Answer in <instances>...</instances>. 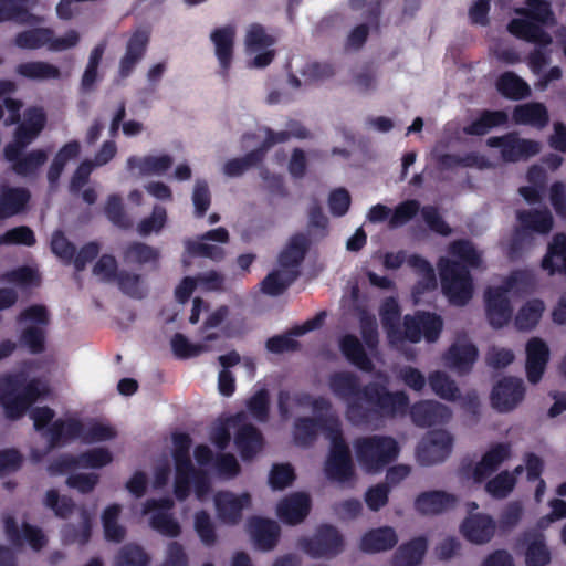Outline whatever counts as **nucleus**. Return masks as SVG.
<instances>
[{
  "label": "nucleus",
  "mask_w": 566,
  "mask_h": 566,
  "mask_svg": "<svg viewBox=\"0 0 566 566\" xmlns=\"http://www.w3.org/2000/svg\"><path fill=\"white\" fill-rule=\"evenodd\" d=\"M331 391L346 402V419L356 427L405 416L410 407L409 396L390 391L377 381L360 385L359 377L347 370L335 371L328 377Z\"/></svg>",
  "instance_id": "obj_1"
},
{
  "label": "nucleus",
  "mask_w": 566,
  "mask_h": 566,
  "mask_svg": "<svg viewBox=\"0 0 566 566\" xmlns=\"http://www.w3.org/2000/svg\"><path fill=\"white\" fill-rule=\"evenodd\" d=\"M46 394V387L38 378L27 381L22 374L0 376V405L10 420L24 416L36 400Z\"/></svg>",
  "instance_id": "obj_2"
},
{
  "label": "nucleus",
  "mask_w": 566,
  "mask_h": 566,
  "mask_svg": "<svg viewBox=\"0 0 566 566\" xmlns=\"http://www.w3.org/2000/svg\"><path fill=\"white\" fill-rule=\"evenodd\" d=\"M442 293L450 304L467 305L473 297V277L468 266L460 262L441 256L437 263Z\"/></svg>",
  "instance_id": "obj_3"
},
{
  "label": "nucleus",
  "mask_w": 566,
  "mask_h": 566,
  "mask_svg": "<svg viewBox=\"0 0 566 566\" xmlns=\"http://www.w3.org/2000/svg\"><path fill=\"white\" fill-rule=\"evenodd\" d=\"M354 448L358 463L368 473L381 471L398 458L400 451L394 438L377 434L357 438Z\"/></svg>",
  "instance_id": "obj_4"
},
{
  "label": "nucleus",
  "mask_w": 566,
  "mask_h": 566,
  "mask_svg": "<svg viewBox=\"0 0 566 566\" xmlns=\"http://www.w3.org/2000/svg\"><path fill=\"white\" fill-rule=\"evenodd\" d=\"M18 324L30 323L19 335V344L32 355H40L46 348L48 326L50 314L48 308L41 304H33L20 312L17 317Z\"/></svg>",
  "instance_id": "obj_5"
},
{
  "label": "nucleus",
  "mask_w": 566,
  "mask_h": 566,
  "mask_svg": "<svg viewBox=\"0 0 566 566\" xmlns=\"http://www.w3.org/2000/svg\"><path fill=\"white\" fill-rule=\"evenodd\" d=\"M297 546L313 558H332L343 552L344 537L334 525L322 524L312 537L300 538Z\"/></svg>",
  "instance_id": "obj_6"
},
{
  "label": "nucleus",
  "mask_w": 566,
  "mask_h": 566,
  "mask_svg": "<svg viewBox=\"0 0 566 566\" xmlns=\"http://www.w3.org/2000/svg\"><path fill=\"white\" fill-rule=\"evenodd\" d=\"M515 282V275H510L504 285L490 286L484 293L485 314L493 328H502L512 318L513 308L507 294Z\"/></svg>",
  "instance_id": "obj_7"
},
{
  "label": "nucleus",
  "mask_w": 566,
  "mask_h": 566,
  "mask_svg": "<svg viewBox=\"0 0 566 566\" xmlns=\"http://www.w3.org/2000/svg\"><path fill=\"white\" fill-rule=\"evenodd\" d=\"M486 146L499 148L505 163L527 160L541 150L539 143L521 138L518 133L510 132L502 136H493L486 139Z\"/></svg>",
  "instance_id": "obj_8"
},
{
  "label": "nucleus",
  "mask_w": 566,
  "mask_h": 566,
  "mask_svg": "<svg viewBox=\"0 0 566 566\" xmlns=\"http://www.w3.org/2000/svg\"><path fill=\"white\" fill-rule=\"evenodd\" d=\"M453 437L447 430H431L417 447V459L422 465L443 462L451 453Z\"/></svg>",
  "instance_id": "obj_9"
},
{
  "label": "nucleus",
  "mask_w": 566,
  "mask_h": 566,
  "mask_svg": "<svg viewBox=\"0 0 566 566\" xmlns=\"http://www.w3.org/2000/svg\"><path fill=\"white\" fill-rule=\"evenodd\" d=\"M2 521L6 537L13 547L21 548L28 543L33 551L39 552L46 545V536L40 527L24 522L20 528L10 514L3 515Z\"/></svg>",
  "instance_id": "obj_10"
},
{
  "label": "nucleus",
  "mask_w": 566,
  "mask_h": 566,
  "mask_svg": "<svg viewBox=\"0 0 566 566\" xmlns=\"http://www.w3.org/2000/svg\"><path fill=\"white\" fill-rule=\"evenodd\" d=\"M237 30L233 24L216 28L210 33V41L213 44L214 55L219 63V74L228 80L234 59Z\"/></svg>",
  "instance_id": "obj_11"
},
{
  "label": "nucleus",
  "mask_w": 566,
  "mask_h": 566,
  "mask_svg": "<svg viewBox=\"0 0 566 566\" xmlns=\"http://www.w3.org/2000/svg\"><path fill=\"white\" fill-rule=\"evenodd\" d=\"M525 386L522 379L516 377H503L492 389L491 405L500 412H509L517 407L524 399Z\"/></svg>",
  "instance_id": "obj_12"
},
{
  "label": "nucleus",
  "mask_w": 566,
  "mask_h": 566,
  "mask_svg": "<svg viewBox=\"0 0 566 566\" xmlns=\"http://www.w3.org/2000/svg\"><path fill=\"white\" fill-rule=\"evenodd\" d=\"M172 506L174 502L169 497L148 499L143 510L145 514L157 511L150 517V526L161 535L168 537H177L181 533L178 521L167 512Z\"/></svg>",
  "instance_id": "obj_13"
},
{
  "label": "nucleus",
  "mask_w": 566,
  "mask_h": 566,
  "mask_svg": "<svg viewBox=\"0 0 566 566\" xmlns=\"http://www.w3.org/2000/svg\"><path fill=\"white\" fill-rule=\"evenodd\" d=\"M324 471L328 480L345 483L355 476L352 454L348 444L331 446Z\"/></svg>",
  "instance_id": "obj_14"
},
{
  "label": "nucleus",
  "mask_w": 566,
  "mask_h": 566,
  "mask_svg": "<svg viewBox=\"0 0 566 566\" xmlns=\"http://www.w3.org/2000/svg\"><path fill=\"white\" fill-rule=\"evenodd\" d=\"M248 492L239 495L230 491H220L214 495L218 517L226 524L237 525L242 520V511L251 505Z\"/></svg>",
  "instance_id": "obj_15"
},
{
  "label": "nucleus",
  "mask_w": 566,
  "mask_h": 566,
  "mask_svg": "<svg viewBox=\"0 0 566 566\" xmlns=\"http://www.w3.org/2000/svg\"><path fill=\"white\" fill-rule=\"evenodd\" d=\"M149 41L150 34L147 30L138 29L133 32L126 43L125 53L119 60L118 76L120 78L132 75L137 64L146 55Z\"/></svg>",
  "instance_id": "obj_16"
},
{
  "label": "nucleus",
  "mask_w": 566,
  "mask_h": 566,
  "mask_svg": "<svg viewBox=\"0 0 566 566\" xmlns=\"http://www.w3.org/2000/svg\"><path fill=\"white\" fill-rule=\"evenodd\" d=\"M451 416V410L447 406L434 400H420L410 407L411 420L420 428L444 424Z\"/></svg>",
  "instance_id": "obj_17"
},
{
  "label": "nucleus",
  "mask_w": 566,
  "mask_h": 566,
  "mask_svg": "<svg viewBox=\"0 0 566 566\" xmlns=\"http://www.w3.org/2000/svg\"><path fill=\"white\" fill-rule=\"evenodd\" d=\"M248 530L255 547L263 552L274 549L281 536L280 525L266 517H250L248 520Z\"/></svg>",
  "instance_id": "obj_18"
},
{
  "label": "nucleus",
  "mask_w": 566,
  "mask_h": 566,
  "mask_svg": "<svg viewBox=\"0 0 566 566\" xmlns=\"http://www.w3.org/2000/svg\"><path fill=\"white\" fill-rule=\"evenodd\" d=\"M311 507L310 495L303 492H295L279 502L276 514L284 524L297 525L307 517Z\"/></svg>",
  "instance_id": "obj_19"
},
{
  "label": "nucleus",
  "mask_w": 566,
  "mask_h": 566,
  "mask_svg": "<svg viewBox=\"0 0 566 566\" xmlns=\"http://www.w3.org/2000/svg\"><path fill=\"white\" fill-rule=\"evenodd\" d=\"M458 496L441 490L424 491L415 499V510L421 515H439L453 507Z\"/></svg>",
  "instance_id": "obj_20"
},
{
  "label": "nucleus",
  "mask_w": 566,
  "mask_h": 566,
  "mask_svg": "<svg viewBox=\"0 0 566 566\" xmlns=\"http://www.w3.org/2000/svg\"><path fill=\"white\" fill-rule=\"evenodd\" d=\"M549 359V349L547 344L533 337L526 344V376L531 384H537L545 371Z\"/></svg>",
  "instance_id": "obj_21"
},
{
  "label": "nucleus",
  "mask_w": 566,
  "mask_h": 566,
  "mask_svg": "<svg viewBox=\"0 0 566 566\" xmlns=\"http://www.w3.org/2000/svg\"><path fill=\"white\" fill-rule=\"evenodd\" d=\"M83 422L75 418L57 419L52 422L43 436L48 439L50 449L65 446L75 439H82Z\"/></svg>",
  "instance_id": "obj_22"
},
{
  "label": "nucleus",
  "mask_w": 566,
  "mask_h": 566,
  "mask_svg": "<svg viewBox=\"0 0 566 566\" xmlns=\"http://www.w3.org/2000/svg\"><path fill=\"white\" fill-rule=\"evenodd\" d=\"M495 521L488 514H472L461 524L463 536L471 543L484 544L491 541L495 533Z\"/></svg>",
  "instance_id": "obj_23"
},
{
  "label": "nucleus",
  "mask_w": 566,
  "mask_h": 566,
  "mask_svg": "<svg viewBox=\"0 0 566 566\" xmlns=\"http://www.w3.org/2000/svg\"><path fill=\"white\" fill-rule=\"evenodd\" d=\"M525 546V566H547L552 562V552L546 543V537L537 531H528L523 534Z\"/></svg>",
  "instance_id": "obj_24"
},
{
  "label": "nucleus",
  "mask_w": 566,
  "mask_h": 566,
  "mask_svg": "<svg viewBox=\"0 0 566 566\" xmlns=\"http://www.w3.org/2000/svg\"><path fill=\"white\" fill-rule=\"evenodd\" d=\"M512 449L507 442H499L493 444L475 464L473 469V478L476 482H481L506 460L511 458Z\"/></svg>",
  "instance_id": "obj_25"
},
{
  "label": "nucleus",
  "mask_w": 566,
  "mask_h": 566,
  "mask_svg": "<svg viewBox=\"0 0 566 566\" xmlns=\"http://www.w3.org/2000/svg\"><path fill=\"white\" fill-rule=\"evenodd\" d=\"M478 348L469 342L452 344L444 354L446 365L464 375L471 371L475 360L478 359Z\"/></svg>",
  "instance_id": "obj_26"
},
{
  "label": "nucleus",
  "mask_w": 566,
  "mask_h": 566,
  "mask_svg": "<svg viewBox=\"0 0 566 566\" xmlns=\"http://www.w3.org/2000/svg\"><path fill=\"white\" fill-rule=\"evenodd\" d=\"M234 444L243 461H251L263 449L264 437L252 423L242 424L234 434Z\"/></svg>",
  "instance_id": "obj_27"
},
{
  "label": "nucleus",
  "mask_w": 566,
  "mask_h": 566,
  "mask_svg": "<svg viewBox=\"0 0 566 566\" xmlns=\"http://www.w3.org/2000/svg\"><path fill=\"white\" fill-rule=\"evenodd\" d=\"M507 31L517 39L534 43L539 46H548L553 39L542 25L531 19L514 18L507 24Z\"/></svg>",
  "instance_id": "obj_28"
},
{
  "label": "nucleus",
  "mask_w": 566,
  "mask_h": 566,
  "mask_svg": "<svg viewBox=\"0 0 566 566\" xmlns=\"http://www.w3.org/2000/svg\"><path fill=\"white\" fill-rule=\"evenodd\" d=\"M398 543L396 531L391 526H381L366 532L359 543L364 553L374 554L390 551Z\"/></svg>",
  "instance_id": "obj_29"
},
{
  "label": "nucleus",
  "mask_w": 566,
  "mask_h": 566,
  "mask_svg": "<svg viewBox=\"0 0 566 566\" xmlns=\"http://www.w3.org/2000/svg\"><path fill=\"white\" fill-rule=\"evenodd\" d=\"M541 266L549 275L566 274V233H556L553 237Z\"/></svg>",
  "instance_id": "obj_30"
},
{
  "label": "nucleus",
  "mask_w": 566,
  "mask_h": 566,
  "mask_svg": "<svg viewBox=\"0 0 566 566\" xmlns=\"http://www.w3.org/2000/svg\"><path fill=\"white\" fill-rule=\"evenodd\" d=\"M339 349L345 358L359 370L371 373L375 369L360 340L353 334L344 335L339 340Z\"/></svg>",
  "instance_id": "obj_31"
},
{
  "label": "nucleus",
  "mask_w": 566,
  "mask_h": 566,
  "mask_svg": "<svg viewBox=\"0 0 566 566\" xmlns=\"http://www.w3.org/2000/svg\"><path fill=\"white\" fill-rule=\"evenodd\" d=\"M512 118L517 125H530L537 129L546 127L549 122L548 111L539 102H530L515 106Z\"/></svg>",
  "instance_id": "obj_32"
},
{
  "label": "nucleus",
  "mask_w": 566,
  "mask_h": 566,
  "mask_svg": "<svg viewBox=\"0 0 566 566\" xmlns=\"http://www.w3.org/2000/svg\"><path fill=\"white\" fill-rule=\"evenodd\" d=\"M516 219L521 224L520 228L526 229V231L532 234H547L551 232L554 224L553 216L547 208L518 210L516 212Z\"/></svg>",
  "instance_id": "obj_33"
},
{
  "label": "nucleus",
  "mask_w": 566,
  "mask_h": 566,
  "mask_svg": "<svg viewBox=\"0 0 566 566\" xmlns=\"http://www.w3.org/2000/svg\"><path fill=\"white\" fill-rule=\"evenodd\" d=\"M428 549L427 538L418 536L401 544L394 554L392 566H418Z\"/></svg>",
  "instance_id": "obj_34"
},
{
  "label": "nucleus",
  "mask_w": 566,
  "mask_h": 566,
  "mask_svg": "<svg viewBox=\"0 0 566 566\" xmlns=\"http://www.w3.org/2000/svg\"><path fill=\"white\" fill-rule=\"evenodd\" d=\"M507 122L509 115L505 111L483 109L474 120L463 127V132L469 136H484L491 129L506 125Z\"/></svg>",
  "instance_id": "obj_35"
},
{
  "label": "nucleus",
  "mask_w": 566,
  "mask_h": 566,
  "mask_svg": "<svg viewBox=\"0 0 566 566\" xmlns=\"http://www.w3.org/2000/svg\"><path fill=\"white\" fill-rule=\"evenodd\" d=\"M11 164L12 171L20 177H35L46 163L48 154L43 149H33L28 154L19 151L17 158L6 159Z\"/></svg>",
  "instance_id": "obj_36"
},
{
  "label": "nucleus",
  "mask_w": 566,
  "mask_h": 566,
  "mask_svg": "<svg viewBox=\"0 0 566 566\" xmlns=\"http://www.w3.org/2000/svg\"><path fill=\"white\" fill-rule=\"evenodd\" d=\"M496 91L506 99L521 101L531 96L530 85L516 73L506 71L495 82Z\"/></svg>",
  "instance_id": "obj_37"
},
{
  "label": "nucleus",
  "mask_w": 566,
  "mask_h": 566,
  "mask_svg": "<svg viewBox=\"0 0 566 566\" xmlns=\"http://www.w3.org/2000/svg\"><path fill=\"white\" fill-rule=\"evenodd\" d=\"M379 316L389 340L402 339V331L400 328L401 311L395 297L389 296L382 301L379 307Z\"/></svg>",
  "instance_id": "obj_38"
},
{
  "label": "nucleus",
  "mask_w": 566,
  "mask_h": 566,
  "mask_svg": "<svg viewBox=\"0 0 566 566\" xmlns=\"http://www.w3.org/2000/svg\"><path fill=\"white\" fill-rule=\"evenodd\" d=\"M407 264L421 276L413 286V294H423L437 287L434 269L427 259L419 254H411L407 259Z\"/></svg>",
  "instance_id": "obj_39"
},
{
  "label": "nucleus",
  "mask_w": 566,
  "mask_h": 566,
  "mask_svg": "<svg viewBox=\"0 0 566 566\" xmlns=\"http://www.w3.org/2000/svg\"><path fill=\"white\" fill-rule=\"evenodd\" d=\"M171 165L172 158L169 155L145 157L130 156L127 159V169L129 171L138 169L139 174L144 176L164 174L171 167Z\"/></svg>",
  "instance_id": "obj_40"
},
{
  "label": "nucleus",
  "mask_w": 566,
  "mask_h": 566,
  "mask_svg": "<svg viewBox=\"0 0 566 566\" xmlns=\"http://www.w3.org/2000/svg\"><path fill=\"white\" fill-rule=\"evenodd\" d=\"M322 416L298 417L293 423V440L297 447L308 448L317 439Z\"/></svg>",
  "instance_id": "obj_41"
},
{
  "label": "nucleus",
  "mask_w": 566,
  "mask_h": 566,
  "mask_svg": "<svg viewBox=\"0 0 566 566\" xmlns=\"http://www.w3.org/2000/svg\"><path fill=\"white\" fill-rule=\"evenodd\" d=\"M15 73L32 81L59 80L61 71L57 66L44 61H30L17 65Z\"/></svg>",
  "instance_id": "obj_42"
},
{
  "label": "nucleus",
  "mask_w": 566,
  "mask_h": 566,
  "mask_svg": "<svg viewBox=\"0 0 566 566\" xmlns=\"http://www.w3.org/2000/svg\"><path fill=\"white\" fill-rule=\"evenodd\" d=\"M310 241L304 233H296L279 255L282 268H297L304 260Z\"/></svg>",
  "instance_id": "obj_43"
},
{
  "label": "nucleus",
  "mask_w": 566,
  "mask_h": 566,
  "mask_svg": "<svg viewBox=\"0 0 566 566\" xmlns=\"http://www.w3.org/2000/svg\"><path fill=\"white\" fill-rule=\"evenodd\" d=\"M159 258V250L144 242H129L123 250V260L127 264L155 263L157 266Z\"/></svg>",
  "instance_id": "obj_44"
},
{
  "label": "nucleus",
  "mask_w": 566,
  "mask_h": 566,
  "mask_svg": "<svg viewBox=\"0 0 566 566\" xmlns=\"http://www.w3.org/2000/svg\"><path fill=\"white\" fill-rule=\"evenodd\" d=\"M449 254L457 258L461 264L468 269H478L482 264L481 253L475 249L473 243L467 239H458L450 243Z\"/></svg>",
  "instance_id": "obj_45"
},
{
  "label": "nucleus",
  "mask_w": 566,
  "mask_h": 566,
  "mask_svg": "<svg viewBox=\"0 0 566 566\" xmlns=\"http://www.w3.org/2000/svg\"><path fill=\"white\" fill-rule=\"evenodd\" d=\"M545 310L544 302L539 298L527 301L517 312L514 324L518 331H531L539 322Z\"/></svg>",
  "instance_id": "obj_46"
},
{
  "label": "nucleus",
  "mask_w": 566,
  "mask_h": 566,
  "mask_svg": "<svg viewBox=\"0 0 566 566\" xmlns=\"http://www.w3.org/2000/svg\"><path fill=\"white\" fill-rule=\"evenodd\" d=\"M120 512L122 507L119 504H111L103 511L102 523L104 535L109 542L120 543L125 538L126 530L118 524Z\"/></svg>",
  "instance_id": "obj_47"
},
{
  "label": "nucleus",
  "mask_w": 566,
  "mask_h": 566,
  "mask_svg": "<svg viewBox=\"0 0 566 566\" xmlns=\"http://www.w3.org/2000/svg\"><path fill=\"white\" fill-rule=\"evenodd\" d=\"M106 46V42L102 41L96 44L90 53L88 62L81 80V87L84 92H91L99 78L98 66L102 62Z\"/></svg>",
  "instance_id": "obj_48"
},
{
  "label": "nucleus",
  "mask_w": 566,
  "mask_h": 566,
  "mask_svg": "<svg viewBox=\"0 0 566 566\" xmlns=\"http://www.w3.org/2000/svg\"><path fill=\"white\" fill-rule=\"evenodd\" d=\"M428 382L432 391L441 399L457 401L460 398V390L455 381L444 371L436 370L430 373Z\"/></svg>",
  "instance_id": "obj_49"
},
{
  "label": "nucleus",
  "mask_w": 566,
  "mask_h": 566,
  "mask_svg": "<svg viewBox=\"0 0 566 566\" xmlns=\"http://www.w3.org/2000/svg\"><path fill=\"white\" fill-rule=\"evenodd\" d=\"M30 198V191L22 187H8L0 192L1 205L12 217L25 210Z\"/></svg>",
  "instance_id": "obj_50"
},
{
  "label": "nucleus",
  "mask_w": 566,
  "mask_h": 566,
  "mask_svg": "<svg viewBox=\"0 0 566 566\" xmlns=\"http://www.w3.org/2000/svg\"><path fill=\"white\" fill-rule=\"evenodd\" d=\"M52 29L34 28L19 32L14 38V44L23 50H36L43 46L48 48L51 40Z\"/></svg>",
  "instance_id": "obj_51"
},
{
  "label": "nucleus",
  "mask_w": 566,
  "mask_h": 566,
  "mask_svg": "<svg viewBox=\"0 0 566 566\" xmlns=\"http://www.w3.org/2000/svg\"><path fill=\"white\" fill-rule=\"evenodd\" d=\"M534 238L533 234L526 229L516 227L509 240L506 247V256L510 261H518L523 259L525 253L533 247Z\"/></svg>",
  "instance_id": "obj_52"
},
{
  "label": "nucleus",
  "mask_w": 566,
  "mask_h": 566,
  "mask_svg": "<svg viewBox=\"0 0 566 566\" xmlns=\"http://www.w3.org/2000/svg\"><path fill=\"white\" fill-rule=\"evenodd\" d=\"M264 157L263 154H261V150L258 148L249 151L242 157H237L229 159L223 165V174L228 177H240L242 176L247 170H249L252 167L258 166L263 161Z\"/></svg>",
  "instance_id": "obj_53"
},
{
  "label": "nucleus",
  "mask_w": 566,
  "mask_h": 566,
  "mask_svg": "<svg viewBox=\"0 0 566 566\" xmlns=\"http://www.w3.org/2000/svg\"><path fill=\"white\" fill-rule=\"evenodd\" d=\"M62 534L64 541L67 543H77L85 545L88 543L92 536V520L90 513L86 510L81 511V523L78 525L66 524Z\"/></svg>",
  "instance_id": "obj_54"
},
{
  "label": "nucleus",
  "mask_w": 566,
  "mask_h": 566,
  "mask_svg": "<svg viewBox=\"0 0 566 566\" xmlns=\"http://www.w3.org/2000/svg\"><path fill=\"white\" fill-rule=\"evenodd\" d=\"M120 292L132 298L142 300L146 295L140 274L120 270L115 281Z\"/></svg>",
  "instance_id": "obj_55"
},
{
  "label": "nucleus",
  "mask_w": 566,
  "mask_h": 566,
  "mask_svg": "<svg viewBox=\"0 0 566 566\" xmlns=\"http://www.w3.org/2000/svg\"><path fill=\"white\" fill-rule=\"evenodd\" d=\"M295 279L296 274H283L281 271L274 270L262 280L261 290L266 295L279 296L287 290Z\"/></svg>",
  "instance_id": "obj_56"
},
{
  "label": "nucleus",
  "mask_w": 566,
  "mask_h": 566,
  "mask_svg": "<svg viewBox=\"0 0 566 566\" xmlns=\"http://www.w3.org/2000/svg\"><path fill=\"white\" fill-rule=\"evenodd\" d=\"M526 8L517 9L516 12L524 15L537 24H547L553 20L554 14L551 3L546 0H526Z\"/></svg>",
  "instance_id": "obj_57"
},
{
  "label": "nucleus",
  "mask_w": 566,
  "mask_h": 566,
  "mask_svg": "<svg viewBox=\"0 0 566 566\" xmlns=\"http://www.w3.org/2000/svg\"><path fill=\"white\" fill-rule=\"evenodd\" d=\"M39 135L33 133L31 129L24 127L20 123L14 130L13 142L6 145L3 149L4 159H14L19 151L24 149L35 139Z\"/></svg>",
  "instance_id": "obj_58"
},
{
  "label": "nucleus",
  "mask_w": 566,
  "mask_h": 566,
  "mask_svg": "<svg viewBox=\"0 0 566 566\" xmlns=\"http://www.w3.org/2000/svg\"><path fill=\"white\" fill-rule=\"evenodd\" d=\"M149 556L144 548L137 544L124 545L117 556L115 566H148Z\"/></svg>",
  "instance_id": "obj_59"
},
{
  "label": "nucleus",
  "mask_w": 566,
  "mask_h": 566,
  "mask_svg": "<svg viewBox=\"0 0 566 566\" xmlns=\"http://www.w3.org/2000/svg\"><path fill=\"white\" fill-rule=\"evenodd\" d=\"M105 214L107 219L116 227L127 230L133 227V222L124 210L120 196L111 195L105 205Z\"/></svg>",
  "instance_id": "obj_60"
},
{
  "label": "nucleus",
  "mask_w": 566,
  "mask_h": 566,
  "mask_svg": "<svg viewBox=\"0 0 566 566\" xmlns=\"http://www.w3.org/2000/svg\"><path fill=\"white\" fill-rule=\"evenodd\" d=\"M171 349L177 358L188 359L208 352L209 345L192 344L184 334L176 333L171 338Z\"/></svg>",
  "instance_id": "obj_61"
},
{
  "label": "nucleus",
  "mask_w": 566,
  "mask_h": 566,
  "mask_svg": "<svg viewBox=\"0 0 566 566\" xmlns=\"http://www.w3.org/2000/svg\"><path fill=\"white\" fill-rule=\"evenodd\" d=\"M515 485L516 479L514 474L504 470L486 482L485 490L494 499H505L513 491Z\"/></svg>",
  "instance_id": "obj_62"
},
{
  "label": "nucleus",
  "mask_w": 566,
  "mask_h": 566,
  "mask_svg": "<svg viewBox=\"0 0 566 566\" xmlns=\"http://www.w3.org/2000/svg\"><path fill=\"white\" fill-rule=\"evenodd\" d=\"M44 504L60 518H67L75 510L74 501L66 495L60 496L59 492L54 489L46 492Z\"/></svg>",
  "instance_id": "obj_63"
},
{
  "label": "nucleus",
  "mask_w": 566,
  "mask_h": 566,
  "mask_svg": "<svg viewBox=\"0 0 566 566\" xmlns=\"http://www.w3.org/2000/svg\"><path fill=\"white\" fill-rule=\"evenodd\" d=\"M275 43V39L268 34L264 27L259 23L250 25L245 34V46L249 52L268 49Z\"/></svg>",
  "instance_id": "obj_64"
}]
</instances>
